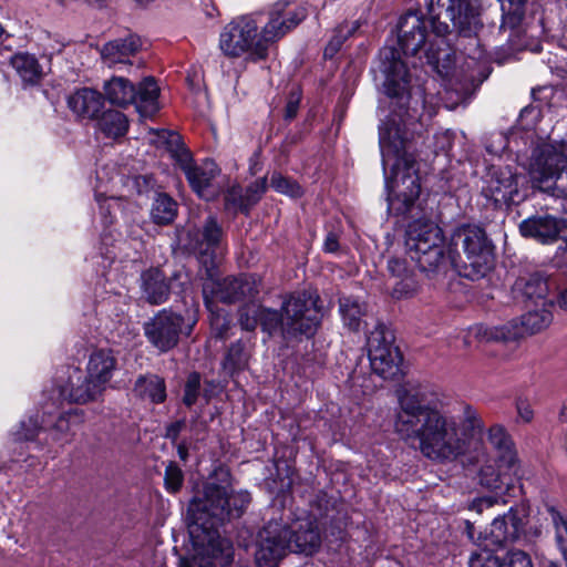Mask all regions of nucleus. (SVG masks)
<instances>
[{
    "label": "nucleus",
    "mask_w": 567,
    "mask_h": 567,
    "mask_svg": "<svg viewBox=\"0 0 567 567\" xmlns=\"http://www.w3.org/2000/svg\"><path fill=\"white\" fill-rule=\"evenodd\" d=\"M396 398L394 432L408 444L417 443L421 454L430 461L457 460L471 451L475 437L483 433V421L473 406L465 404L453 415L430 385L408 382L398 389Z\"/></svg>",
    "instance_id": "1"
},
{
    "label": "nucleus",
    "mask_w": 567,
    "mask_h": 567,
    "mask_svg": "<svg viewBox=\"0 0 567 567\" xmlns=\"http://www.w3.org/2000/svg\"><path fill=\"white\" fill-rule=\"evenodd\" d=\"M482 52L470 56L463 66L454 65L455 53L447 45L434 48L431 44L425 52L426 63L442 81L444 93L437 92L435 102L430 97L429 82L424 87L411 84V75L405 63L393 48L381 51V72L384 75L383 89L391 99L395 109L381 124L390 127L399 126L410 135V126L431 118L436 114L437 106L444 104L447 109L464 100L476 86L477 79L474 71Z\"/></svg>",
    "instance_id": "2"
},
{
    "label": "nucleus",
    "mask_w": 567,
    "mask_h": 567,
    "mask_svg": "<svg viewBox=\"0 0 567 567\" xmlns=\"http://www.w3.org/2000/svg\"><path fill=\"white\" fill-rule=\"evenodd\" d=\"M247 491L233 492L228 486L207 483L202 495H196L188 506V532L193 546L203 558H195L192 567H215L210 559L228 564L231 544L220 536L218 526L225 520L240 517L250 504Z\"/></svg>",
    "instance_id": "3"
},
{
    "label": "nucleus",
    "mask_w": 567,
    "mask_h": 567,
    "mask_svg": "<svg viewBox=\"0 0 567 567\" xmlns=\"http://www.w3.org/2000/svg\"><path fill=\"white\" fill-rule=\"evenodd\" d=\"M543 120L539 107H524L505 147L518 161L530 150L526 168L534 186L553 189L554 195L567 198V135L558 143L548 142L549 132L539 126Z\"/></svg>",
    "instance_id": "4"
},
{
    "label": "nucleus",
    "mask_w": 567,
    "mask_h": 567,
    "mask_svg": "<svg viewBox=\"0 0 567 567\" xmlns=\"http://www.w3.org/2000/svg\"><path fill=\"white\" fill-rule=\"evenodd\" d=\"M307 13L305 8L285 10L278 6L261 27V16L247 14L227 23L219 34V49L229 58L259 62L268 58L270 47L299 24Z\"/></svg>",
    "instance_id": "5"
},
{
    "label": "nucleus",
    "mask_w": 567,
    "mask_h": 567,
    "mask_svg": "<svg viewBox=\"0 0 567 567\" xmlns=\"http://www.w3.org/2000/svg\"><path fill=\"white\" fill-rule=\"evenodd\" d=\"M409 140L410 135L399 126H379L388 209L395 215L406 214L421 192L416 162L408 150Z\"/></svg>",
    "instance_id": "6"
},
{
    "label": "nucleus",
    "mask_w": 567,
    "mask_h": 567,
    "mask_svg": "<svg viewBox=\"0 0 567 567\" xmlns=\"http://www.w3.org/2000/svg\"><path fill=\"white\" fill-rule=\"evenodd\" d=\"M405 246L410 258L429 278L446 271L450 256L442 229L431 220L416 219L406 230Z\"/></svg>",
    "instance_id": "7"
},
{
    "label": "nucleus",
    "mask_w": 567,
    "mask_h": 567,
    "mask_svg": "<svg viewBox=\"0 0 567 567\" xmlns=\"http://www.w3.org/2000/svg\"><path fill=\"white\" fill-rule=\"evenodd\" d=\"M316 290L291 293L281 306V332L285 338L311 337L316 333L322 311Z\"/></svg>",
    "instance_id": "8"
},
{
    "label": "nucleus",
    "mask_w": 567,
    "mask_h": 567,
    "mask_svg": "<svg viewBox=\"0 0 567 567\" xmlns=\"http://www.w3.org/2000/svg\"><path fill=\"white\" fill-rule=\"evenodd\" d=\"M427 12L432 30L437 37H445L450 32L449 24L440 21L442 13L463 37L471 38L483 25L477 0H430Z\"/></svg>",
    "instance_id": "9"
},
{
    "label": "nucleus",
    "mask_w": 567,
    "mask_h": 567,
    "mask_svg": "<svg viewBox=\"0 0 567 567\" xmlns=\"http://www.w3.org/2000/svg\"><path fill=\"white\" fill-rule=\"evenodd\" d=\"M104 95L111 104L121 107L134 104L143 117H152L159 110V87L153 78H145L136 87L123 76H113L104 84Z\"/></svg>",
    "instance_id": "10"
},
{
    "label": "nucleus",
    "mask_w": 567,
    "mask_h": 567,
    "mask_svg": "<svg viewBox=\"0 0 567 567\" xmlns=\"http://www.w3.org/2000/svg\"><path fill=\"white\" fill-rule=\"evenodd\" d=\"M452 243L456 247L461 246L465 254V269L471 268L470 271L464 272L465 277L474 280L484 277L492 268L493 246L481 227L475 225L457 227L453 233Z\"/></svg>",
    "instance_id": "11"
},
{
    "label": "nucleus",
    "mask_w": 567,
    "mask_h": 567,
    "mask_svg": "<svg viewBox=\"0 0 567 567\" xmlns=\"http://www.w3.org/2000/svg\"><path fill=\"white\" fill-rule=\"evenodd\" d=\"M102 388L86 375L78 367H63L56 371L53 379L50 400L53 405L66 401L70 403L85 404L97 400L103 394Z\"/></svg>",
    "instance_id": "12"
},
{
    "label": "nucleus",
    "mask_w": 567,
    "mask_h": 567,
    "mask_svg": "<svg viewBox=\"0 0 567 567\" xmlns=\"http://www.w3.org/2000/svg\"><path fill=\"white\" fill-rule=\"evenodd\" d=\"M195 323V319L186 322L182 315L163 309L144 323V333L158 351L167 352L178 344L182 334H190Z\"/></svg>",
    "instance_id": "13"
},
{
    "label": "nucleus",
    "mask_w": 567,
    "mask_h": 567,
    "mask_svg": "<svg viewBox=\"0 0 567 567\" xmlns=\"http://www.w3.org/2000/svg\"><path fill=\"white\" fill-rule=\"evenodd\" d=\"M368 355L372 371L384 380L401 373L402 355L393 346V336L385 327L378 324L367 339Z\"/></svg>",
    "instance_id": "14"
},
{
    "label": "nucleus",
    "mask_w": 567,
    "mask_h": 567,
    "mask_svg": "<svg viewBox=\"0 0 567 567\" xmlns=\"http://www.w3.org/2000/svg\"><path fill=\"white\" fill-rule=\"evenodd\" d=\"M213 269L214 267L206 268L208 278L203 284V297L209 312L214 311L215 301L230 303L245 298H254L258 293L255 277H227L223 280H218L214 278Z\"/></svg>",
    "instance_id": "15"
},
{
    "label": "nucleus",
    "mask_w": 567,
    "mask_h": 567,
    "mask_svg": "<svg viewBox=\"0 0 567 567\" xmlns=\"http://www.w3.org/2000/svg\"><path fill=\"white\" fill-rule=\"evenodd\" d=\"M523 178L511 166H491L482 177L481 194L495 206L518 204L524 199L519 192Z\"/></svg>",
    "instance_id": "16"
},
{
    "label": "nucleus",
    "mask_w": 567,
    "mask_h": 567,
    "mask_svg": "<svg viewBox=\"0 0 567 567\" xmlns=\"http://www.w3.org/2000/svg\"><path fill=\"white\" fill-rule=\"evenodd\" d=\"M288 525L281 520H269L258 533L255 560L257 567H277L290 551Z\"/></svg>",
    "instance_id": "17"
},
{
    "label": "nucleus",
    "mask_w": 567,
    "mask_h": 567,
    "mask_svg": "<svg viewBox=\"0 0 567 567\" xmlns=\"http://www.w3.org/2000/svg\"><path fill=\"white\" fill-rule=\"evenodd\" d=\"M474 451L475 455L470 460L476 463L483 462L477 473L481 486L491 491H508L524 476L522 465L509 470L507 466H503L502 462L491 458L486 447H474Z\"/></svg>",
    "instance_id": "18"
},
{
    "label": "nucleus",
    "mask_w": 567,
    "mask_h": 567,
    "mask_svg": "<svg viewBox=\"0 0 567 567\" xmlns=\"http://www.w3.org/2000/svg\"><path fill=\"white\" fill-rule=\"evenodd\" d=\"M188 248L197 255L199 261L207 267H215L216 250L221 238L223 228L216 217L209 215L203 225L188 231Z\"/></svg>",
    "instance_id": "19"
},
{
    "label": "nucleus",
    "mask_w": 567,
    "mask_h": 567,
    "mask_svg": "<svg viewBox=\"0 0 567 567\" xmlns=\"http://www.w3.org/2000/svg\"><path fill=\"white\" fill-rule=\"evenodd\" d=\"M179 164L193 190L199 197L210 200L218 194L213 181L218 175L219 169L214 161L205 159L202 164H193L188 154H185Z\"/></svg>",
    "instance_id": "20"
},
{
    "label": "nucleus",
    "mask_w": 567,
    "mask_h": 567,
    "mask_svg": "<svg viewBox=\"0 0 567 567\" xmlns=\"http://www.w3.org/2000/svg\"><path fill=\"white\" fill-rule=\"evenodd\" d=\"M525 524V509L511 507L507 513L493 519L486 538L496 546L518 540Z\"/></svg>",
    "instance_id": "21"
},
{
    "label": "nucleus",
    "mask_w": 567,
    "mask_h": 567,
    "mask_svg": "<svg viewBox=\"0 0 567 567\" xmlns=\"http://www.w3.org/2000/svg\"><path fill=\"white\" fill-rule=\"evenodd\" d=\"M426 39L425 22L415 12L401 17L398 24L399 45L404 54L415 55L424 45Z\"/></svg>",
    "instance_id": "22"
},
{
    "label": "nucleus",
    "mask_w": 567,
    "mask_h": 567,
    "mask_svg": "<svg viewBox=\"0 0 567 567\" xmlns=\"http://www.w3.org/2000/svg\"><path fill=\"white\" fill-rule=\"evenodd\" d=\"M288 539L292 553L312 555L321 545V535L317 523L309 518H298L288 526Z\"/></svg>",
    "instance_id": "23"
},
{
    "label": "nucleus",
    "mask_w": 567,
    "mask_h": 567,
    "mask_svg": "<svg viewBox=\"0 0 567 567\" xmlns=\"http://www.w3.org/2000/svg\"><path fill=\"white\" fill-rule=\"evenodd\" d=\"M142 40L137 34L130 33L105 43L101 50V58L109 68L117 64H131V58L142 49Z\"/></svg>",
    "instance_id": "24"
},
{
    "label": "nucleus",
    "mask_w": 567,
    "mask_h": 567,
    "mask_svg": "<svg viewBox=\"0 0 567 567\" xmlns=\"http://www.w3.org/2000/svg\"><path fill=\"white\" fill-rule=\"evenodd\" d=\"M388 270L393 279L392 296L394 298L405 299L416 293L419 282L415 278L414 270L409 267L405 258H390L388 260Z\"/></svg>",
    "instance_id": "25"
},
{
    "label": "nucleus",
    "mask_w": 567,
    "mask_h": 567,
    "mask_svg": "<svg viewBox=\"0 0 567 567\" xmlns=\"http://www.w3.org/2000/svg\"><path fill=\"white\" fill-rule=\"evenodd\" d=\"M563 228V220L547 214L528 217L519 225L524 237L535 238L540 243L556 240Z\"/></svg>",
    "instance_id": "26"
},
{
    "label": "nucleus",
    "mask_w": 567,
    "mask_h": 567,
    "mask_svg": "<svg viewBox=\"0 0 567 567\" xmlns=\"http://www.w3.org/2000/svg\"><path fill=\"white\" fill-rule=\"evenodd\" d=\"M487 442L494 454L491 458H495V462H502L503 466L509 470L520 465L514 442L502 425L495 424L489 427Z\"/></svg>",
    "instance_id": "27"
},
{
    "label": "nucleus",
    "mask_w": 567,
    "mask_h": 567,
    "mask_svg": "<svg viewBox=\"0 0 567 567\" xmlns=\"http://www.w3.org/2000/svg\"><path fill=\"white\" fill-rule=\"evenodd\" d=\"M104 105L103 95L90 87H82L68 97L69 109L81 118H95Z\"/></svg>",
    "instance_id": "28"
},
{
    "label": "nucleus",
    "mask_w": 567,
    "mask_h": 567,
    "mask_svg": "<svg viewBox=\"0 0 567 567\" xmlns=\"http://www.w3.org/2000/svg\"><path fill=\"white\" fill-rule=\"evenodd\" d=\"M117 360L110 349L94 350L86 364V373L92 378L103 391L113 378L116 370Z\"/></svg>",
    "instance_id": "29"
},
{
    "label": "nucleus",
    "mask_w": 567,
    "mask_h": 567,
    "mask_svg": "<svg viewBox=\"0 0 567 567\" xmlns=\"http://www.w3.org/2000/svg\"><path fill=\"white\" fill-rule=\"evenodd\" d=\"M548 292L547 279L539 272L522 276L513 286L514 298L522 301L530 300L538 307V302H545Z\"/></svg>",
    "instance_id": "30"
},
{
    "label": "nucleus",
    "mask_w": 567,
    "mask_h": 567,
    "mask_svg": "<svg viewBox=\"0 0 567 567\" xmlns=\"http://www.w3.org/2000/svg\"><path fill=\"white\" fill-rule=\"evenodd\" d=\"M141 281L143 296L150 303L159 305L167 300L169 286L162 270L152 268L144 271L141 276Z\"/></svg>",
    "instance_id": "31"
},
{
    "label": "nucleus",
    "mask_w": 567,
    "mask_h": 567,
    "mask_svg": "<svg viewBox=\"0 0 567 567\" xmlns=\"http://www.w3.org/2000/svg\"><path fill=\"white\" fill-rule=\"evenodd\" d=\"M470 333L484 341L508 342L524 338L522 326L517 320H512L498 327L477 324L470 329Z\"/></svg>",
    "instance_id": "32"
},
{
    "label": "nucleus",
    "mask_w": 567,
    "mask_h": 567,
    "mask_svg": "<svg viewBox=\"0 0 567 567\" xmlns=\"http://www.w3.org/2000/svg\"><path fill=\"white\" fill-rule=\"evenodd\" d=\"M133 392L137 398L153 404H159L166 400L165 381L157 374L140 375L134 383Z\"/></svg>",
    "instance_id": "33"
},
{
    "label": "nucleus",
    "mask_w": 567,
    "mask_h": 567,
    "mask_svg": "<svg viewBox=\"0 0 567 567\" xmlns=\"http://www.w3.org/2000/svg\"><path fill=\"white\" fill-rule=\"evenodd\" d=\"M339 312L343 324L352 331L361 328L362 318L365 316V303L354 297H342L339 299Z\"/></svg>",
    "instance_id": "34"
},
{
    "label": "nucleus",
    "mask_w": 567,
    "mask_h": 567,
    "mask_svg": "<svg viewBox=\"0 0 567 567\" xmlns=\"http://www.w3.org/2000/svg\"><path fill=\"white\" fill-rule=\"evenodd\" d=\"M540 308L529 310L518 321L522 326L524 337L527 334L537 333L547 328L553 319L551 312L545 308L546 302H538Z\"/></svg>",
    "instance_id": "35"
},
{
    "label": "nucleus",
    "mask_w": 567,
    "mask_h": 567,
    "mask_svg": "<svg viewBox=\"0 0 567 567\" xmlns=\"http://www.w3.org/2000/svg\"><path fill=\"white\" fill-rule=\"evenodd\" d=\"M502 9V29L515 31L525 16L526 0H497Z\"/></svg>",
    "instance_id": "36"
},
{
    "label": "nucleus",
    "mask_w": 567,
    "mask_h": 567,
    "mask_svg": "<svg viewBox=\"0 0 567 567\" xmlns=\"http://www.w3.org/2000/svg\"><path fill=\"white\" fill-rule=\"evenodd\" d=\"M10 63L20 76L24 89L35 83V58L27 52H19L11 56Z\"/></svg>",
    "instance_id": "37"
},
{
    "label": "nucleus",
    "mask_w": 567,
    "mask_h": 567,
    "mask_svg": "<svg viewBox=\"0 0 567 567\" xmlns=\"http://www.w3.org/2000/svg\"><path fill=\"white\" fill-rule=\"evenodd\" d=\"M83 423V412L73 409L64 414H61L54 425L53 430L56 432L58 440L69 441L75 434V429Z\"/></svg>",
    "instance_id": "38"
},
{
    "label": "nucleus",
    "mask_w": 567,
    "mask_h": 567,
    "mask_svg": "<svg viewBox=\"0 0 567 567\" xmlns=\"http://www.w3.org/2000/svg\"><path fill=\"white\" fill-rule=\"evenodd\" d=\"M100 130L109 137H120L128 128L126 116L120 111H107L103 113L99 121Z\"/></svg>",
    "instance_id": "39"
},
{
    "label": "nucleus",
    "mask_w": 567,
    "mask_h": 567,
    "mask_svg": "<svg viewBox=\"0 0 567 567\" xmlns=\"http://www.w3.org/2000/svg\"><path fill=\"white\" fill-rule=\"evenodd\" d=\"M95 199L99 204L102 223L105 227L113 225L117 215L123 213L124 199L122 197H105L97 193Z\"/></svg>",
    "instance_id": "40"
},
{
    "label": "nucleus",
    "mask_w": 567,
    "mask_h": 567,
    "mask_svg": "<svg viewBox=\"0 0 567 567\" xmlns=\"http://www.w3.org/2000/svg\"><path fill=\"white\" fill-rule=\"evenodd\" d=\"M177 213L176 203L166 194H158L152 206V218L156 224L166 225L174 220Z\"/></svg>",
    "instance_id": "41"
},
{
    "label": "nucleus",
    "mask_w": 567,
    "mask_h": 567,
    "mask_svg": "<svg viewBox=\"0 0 567 567\" xmlns=\"http://www.w3.org/2000/svg\"><path fill=\"white\" fill-rule=\"evenodd\" d=\"M547 512L555 528L557 547L567 563V516L554 506H548Z\"/></svg>",
    "instance_id": "42"
},
{
    "label": "nucleus",
    "mask_w": 567,
    "mask_h": 567,
    "mask_svg": "<svg viewBox=\"0 0 567 567\" xmlns=\"http://www.w3.org/2000/svg\"><path fill=\"white\" fill-rule=\"evenodd\" d=\"M547 512L555 528L557 547L567 563V516L554 506H548Z\"/></svg>",
    "instance_id": "43"
},
{
    "label": "nucleus",
    "mask_w": 567,
    "mask_h": 567,
    "mask_svg": "<svg viewBox=\"0 0 567 567\" xmlns=\"http://www.w3.org/2000/svg\"><path fill=\"white\" fill-rule=\"evenodd\" d=\"M248 353L240 342L230 346L223 362V369L230 375L246 368Z\"/></svg>",
    "instance_id": "44"
},
{
    "label": "nucleus",
    "mask_w": 567,
    "mask_h": 567,
    "mask_svg": "<svg viewBox=\"0 0 567 567\" xmlns=\"http://www.w3.org/2000/svg\"><path fill=\"white\" fill-rule=\"evenodd\" d=\"M359 28L358 21H354L351 25L344 24L340 25L336 29L333 37L327 44L324 49V56L332 58L341 48L344 40L354 33V31Z\"/></svg>",
    "instance_id": "45"
},
{
    "label": "nucleus",
    "mask_w": 567,
    "mask_h": 567,
    "mask_svg": "<svg viewBox=\"0 0 567 567\" xmlns=\"http://www.w3.org/2000/svg\"><path fill=\"white\" fill-rule=\"evenodd\" d=\"M271 187L280 193L290 197H300L302 189L295 181L282 176L280 173H274L270 178Z\"/></svg>",
    "instance_id": "46"
},
{
    "label": "nucleus",
    "mask_w": 567,
    "mask_h": 567,
    "mask_svg": "<svg viewBox=\"0 0 567 567\" xmlns=\"http://www.w3.org/2000/svg\"><path fill=\"white\" fill-rule=\"evenodd\" d=\"M225 206L229 210L248 213L250 206L246 203L245 190L239 185L231 186L225 194Z\"/></svg>",
    "instance_id": "47"
},
{
    "label": "nucleus",
    "mask_w": 567,
    "mask_h": 567,
    "mask_svg": "<svg viewBox=\"0 0 567 567\" xmlns=\"http://www.w3.org/2000/svg\"><path fill=\"white\" fill-rule=\"evenodd\" d=\"M256 315L265 331L272 333L277 329L281 330V312L278 313L276 310L266 308H256Z\"/></svg>",
    "instance_id": "48"
},
{
    "label": "nucleus",
    "mask_w": 567,
    "mask_h": 567,
    "mask_svg": "<svg viewBox=\"0 0 567 567\" xmlns=\"http://www.w3.org/2000/svg\"><path fill=\"white\" fill-rule=\"evenodd\" d=\"M184 482V474L179 466L171 462L165 468L164 483L169 493H176L181 489Z\"/></svg>",
    "instance_id": "49"
},
{
    "label": "nucleus",
    "mask_w": 567,
    "mask_h": 567,
    "mask_svg": "<svg viewBox=\"0 0 567 567\" xmlns=\"http://www.w3.org/2000/svg\"><path fill=\"white\" fill-rule=\"evenodd\" d=\"M12 436L14 443L23 444L33 442L35 439V419L30 415L27 420H22Z\"/></svg>",
    "instance_id": "50"
},
{
    "label": "nucleus",
    "mask_w": 567,
    "mask_h": 567,
    "mask_svg": "<svg viewBox=\"0 0 567 567\" xmlns=\"http://www.w3.org/2000/svg\"><path fill=\"white\" fill-rule=\"evenodd\" d=\"M501 567H534L530 556L519 549L508 550L501 560Z\"/></svg>",
    "instance_id": "51"
},
{
    "label": "nucleus",
    "mask_w": 567,
    "mask_h": 567,
    "mask_svg": "<svg viewBox=\"0 0 567 567\" xmlns=\"http://www.w3.org/2000/svg\"><path fill=\"white\" fill-rule=\"evenodd\" d=\"M200 390V375L197 372L190 373L187 378L183 402L187 406L196 403Z\"/></svg>",
    "instance_id": "52"
},
{
    "label": "nucleus",
    "mask_w": 567,
    "mask_h": 567,
    "mask_svg": "<svg viewBox=\"0 0 567 567\" xmlns=\"http://www.w3.org/2000/svg\"><path fill=\"white\" fill-rule=\"evenodd\" d=\"M468 567H501V560L491 550H481L471 556Z\"/></svg>",
    "instance_id": "53"
},
{
    "label": "nucleus",
    "mask_w": 567,
    "mask_h": 567,
    "mask_svg": "<svg viewBox=\"0 0 567 567\" xmlns=\"http://www.w3.org/2000/svg\"><path fill=\"white\" fill-rule=\"evenodd\" d=\"M266 189H267V178L261 177V178L256 179L254 183H251L245 189L246 203H248L250 207L254 206L255 204H257L260 200V198L265 194Z\"/></svg>",
    "instance_id": "54"
},
{
    "label": "nucleus",
    "mask_w": 567,
    "mask_h": 567,
    "mask_svg": "<svg viewBox=\"0 0 567 567\" xmlns=\"http://www.w3.org/2000/svg\"><path fill=\"white\" fill-rule=\"evenodd\" d=\"M210 313L212 329L214 330L216 337L220 339L225 338V334L230 327L229 320L226 318V316L218 312L216 305H214V311Z\"/></svg>",
    "instance_id": "55"
},
{
    "label": "nucleus",
    "mask_w": 567,
    "mask_h": 567,
    "mask_svg": "<svg viewBox=\"0 0 567 567\" xmlns=\"http://www.w3.org/2000/svg\"><path fill=\"white\" fill-rule=\"evenodd\" d=\"M454 134L450 131L437 132L434 135L435 153H447L453 146Z\"/></svg>",
    "instance_id": "56"
},
{
    "label": "nucleus",
    "mask_w": 567,
    "mask_h": 567,
    "mask_svg": "<svg viewBox=\"0 0 567 567\" xmlns=\"http://www.w3.org/2000/svg\"><path fill=\"white\" fill-rule=\"evenodd\" d=\"M301 100V93L299 90H293L290 92L289 97L285 107V118L292 120L298 113L299 103Z\"/></svg>",
    "instance_id": "57"
},
{
    "label": "nucleus",
    "mask_w": 567,
    "mask_h": 567,
    "mask_svg": "<svg viewBox=\"0 0 567 567\" xmlns=\"http://www.w3.org/2000/svg\"><path fill=\"white\" fill-rule=\"evenodd\" d=\"M55 51H60V48H52L50 52L42 54L41 62L38 60V80L51 72L52 54Z\"/></svg>",
    "instance_id": "58"
},
{
    "label": "nucleus",
    "mask_w": 567,
    "mask_h": 567,
    "mask_svg": "<svg viewBox=\"0 0 567 567\" xmlns=\"http://www.w3.org/2000/svg\"><path fill=\"white\" fill-rule=\"evenodd\" d=\"M517 413L523 422H530L534 417V411L526 400H518L516 403Z\"/></svg>",
    "instance_id": "59"
},
{
    "label": "nucleus",
    "mask_w": 567,
    "mask_h": 567,
    "mask_svg": "<svg viewBox=\"0 0 567 567\" xmlns=\"http://www.w3.org/2000/svg\"><path fill=\"white\" fill-rule=\"evenodd\" d=\"M495 502L496 499L492 496L478 497L470 504L468 508L471 511H475L476 513H482L484 508L492 507Z\"/></svg>",
    "instance_id": "60"
},
{
    "label": "nucleus",
    "mask_w": 567,
    "mask_h": 567,
    "mask_svg": "<svg viewBox=\"0 0 567 567\" xmlns=\"http://www.w3.org/2000/svg\"><path fill=\"white\" fill-rule=\"evenodd\" d=\"M184 426H185L184 420H178V421L171 423L166 427L165 437L172 440L173 442L176 441L181 431L184 429Z\"/></svg>",
    "instance_id": "61"
},
{
    "label": "nucleus",
    "mask_w": 567,
    "mask_h": 567,
    "mask_svg": "<svg viewBox=\"0 0 567 567\" xmlns=\"http://www.w3.org/2000/svg\"><path fill=\"white\" fill-rule=\"evenodd\" d=\"M252 313H254L252 317H249L248 313H244V312L240 313V319H239L240 324H241L243 329H245L247 331L254 330L257 327V323L259 322V319L256 315V309L252 310Z\"/></svg>",
    "instance_id": "62"
},
{
    "label": "nucleus",
    "mask_w": 567,
    "mask_h": 567,
    "mask_svg": "<svg viewBox=\"0 0 567 567\" xmlns=\"http://www.w3.org/2000/svg\"><path fill=\"white\" fill-rule=\"evenodd\" d=\"M339 249V238L337 234L330 231L327 234L324 241H323V250L326 252H336Z\"/></svg>",
    "instance_id": "63"
},
{
    "label": "nucleus",
    "mask_w": 567,
    "mask_h": 567,
    "mask_svg": "<svg viewBox=\"0 0 567 567\" xmlns=\"http://www.w3.org/2000/svg\"><path fill=\"white\" fill-rule=\"evenodd\" d=\"M464 525H465V533H466L468 540L475 543L477 539H480V537L475 536V527L468 519H466L464 522Z\"/></svg>",
    "instance_id": "64"
}]
</instances>
